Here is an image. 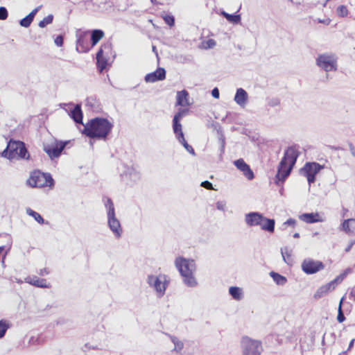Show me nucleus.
Instances as JSON below:
<instances>
[{
  "instance_id": "nucleus-4",
  "label": "nucleus",
  "mask_w": 355,
  "mask_h": 355,
  "mask_svg": "<svg viewBox=\"0 0 355 355\" xmlns=\"http://www.w3.org/2000/svg\"><path fill=\"white\" fill-rule=\"evenodd\" d=\"M104 205L106 209L107 226L116 239H120L123 234V228L119 220L116 216L115 208L111 198H106L104 200Z\"/></svg>"
},
{
  "instance_id": "nucleus-26",
  "label": "nucleus",
  "mask_w": 355,
  "mask_h": 355,
  "mask_svg": "<svg viewBox=\"0 0 355 355\" xmlns=\"http://www.w3.org/2000/svg\"><path fill=\"white\" fill-rule=\"evenodd\" d=\"M334 289V282H331L324 286H320L314 293V298L319 299L327 294L331 289Z\"/></svg>"
},
{
  "instance_id": "nucleus-57",
  "label": "nucleus",
  "mask_w": 355,
  "mask_h": 355,
  "mask_svg": "<svg viewBox=\"0 0 355 355\" xmlns=\"http://www.w3.org/2000/svg\"><path fill=\"white\" fill-rule=\"evenodd\" d=\"M350 296L355 299V286L352 289L350 292Z\"/></svg>"
},
{
  "instance_id": "nucleus-50",
  "label": "nucleus",
  "mask_w": 355,
  "mask_h": 355,
  "mask_svg": "<svg viewBox=\"0 0 355 355\" xmlns=\"http://www.w3.org/2000/svg\"><path fill=\"white\" fill-rule=\"evenodd\" d=\"M296 223V220L293 218H288L286 222L284 223V225L294 226Z\"/></svg>"
},
{
  "instance_id": "nucleus-64",
  "label": "nucleus",
  "mask_w": 355,
  "mask_h": 355,
  "mask_svg": "<svg viewBox=\"0 0 355 355\" xmlns=\"http://www.w3.org/2000/svg\"><path fill=\"white\" fill-rule=\"evenodd\" d=\"M153 51L157 53V52H156V47L154 46H153Z\"/></svg>"
},
{
  "instance_id": "nucleus-11",
  "label": "nucleus",
  "mask_w": 355,
  "mask_h": 355,
  "mask_svg": "<svg viewBox=\"0 0 355 355\" xmlns=\"http://www.w3.org/2000/svg\"><path fill=\"white\" fill-rule=\"evenodd\" d=\"M69 141H58L55 140L51 145H44V151L53 159L58 158L61 155L62 150L65 148Z\"/></svg>"
},
{
  "instance_id": "nucleus-15",
  "label": "nucleus",
  "mask_w": 355,
  "mask_h": 355,
  "mask_svg": "<svg viewBox=\"0 0 355 355\" xmlns=\"http://www.w3.org/2000/svg\"><path fill=\"white\" fill-rule=\"evenodd\" d=\"M166 78V70L159 67L156 71L145 76L144 80L146 83H155L164 80Z\"/></svg>"
},
{
  "instance_id": "nucleus-36",
  "label": "nucleus",
  "mask_w": 355,
  "mask_h": 355,
  "mask_svg": "<svg viewBox=\"0 0 355 355\" xmlns=\"http://www.w3.org/2000/svg\"><path fill=\"white\" fill-rule=\"evenodd\" d=\"M53 15H49L47 17H44L42 20H41L39 22L38 26L40 28H44L46 25L51 24L53 21Z\"/></svg>"
},
{
  "instance_id": "nucleus-52",
  "label": "nucleus",
  "mask_w": 355,
  "mask_h": 355,
  "mask_svg": "<svg viewBox=\"0 0 355 355\" xmlns=\"http://www.w3.org/2000/svg\"><path fill=\"white\" fill-rule=\"evenodd\" d=\"M355 244V240L350 241L349 243V245L345 248V251L346 252H349L350 250L352 249V246Z\"/></svg>"
},
{
  "instance_id": "nucleus-62",
  "label": "nucleus",
  "mask_w": 355,
  "mask_h": 355,
  "mask_svg": "<svg viewBox=\"0 0 355 355\" xmlns=\"http://www.w3.org/2000/svg\"><path fill=\"white\" fill-rule=\"evenodd\" d=\"M10 248H11V245H10L7 249V250L6 251V254L8 253V252L10 250Z\"/></svg>"
},
{
  "instance_id": "nucleus-35",
  "label": "nucleus",
  "mask_w": 355,
  "mask_h": 355,
  "mask_svg": "<svg viewBox=\"0 0 355 355\" xmlns=\"http://www.w3.org/2000/svg\"><path fill=\"white\" fill-rule=\"evenodd\" d=\"M8 328H9L8 323L6 320H0V338H2L5 336Z\"/></svg>"
},
{
  "instance_id": "nucleus-17",
  "label": "nucleus",
  "mask_w": 355,
  "mask_h": 355,
  "mask_svg": "<svg viewBox=\"0 0 355 355\" xmlns=\"http://www.w3.org/2000/svg\"><path fill=\"white\" fill-rule=\"evenodd\" d=\"M182 117V113L179 112L176 113L173 119V130L176 136L177 139H183L184 133L182 130L180 120Z\"/></svg>"
},
{
  "instance_id": "nucleus-55",
  "label": "nucleus",
  "mask_w": 355,
  "mask_h": 355,
  "mask_svg": "<svg viewBox=\"0 0 355 355\" xmlns=\"http://www.w3.org/2000/svg\"><path fill=\"white\" fill-rule=\"evenodd\" d=\"M330 21H331V20L329 19H323V20L320 19H318L319 23L324 24L327 25H329L330 24Z\"/></svg>"
},
{
  "instance_id": "nucleus-10",
  "label": "nucleus",
  "mask_w": 355,
  "mask_h": 355,
  "mask_svg": "<svg viewBox=\"0 0 355 355\" xmlns=\"http://www.w3.org/2000/svg\"><path fill=\"white\" fill-rule=\"evenodd\" d=\"M323 168V166L317 162H307L300 169V173L305 176L311 185L315 181V175Z\"/></svg>"
},
{
  "instance_id": "nucleus-18",
  "label": "nucleus",
  "mask_w": 355,
  "mask_h": 355,
  "mask_svg": "<svg viewBox=\"0 0 355 355\" xmlns=\"http://www.w3.org/2000/svg\"><path fill=\"white\" fill-rule=\"evenodd\" d=\"M275 220L273 218H268L263 216V220H261L258 226L263 231L269 233H273L275 231Z\"/></svg>"
},
{
  "instance_id": "nucleus-7",
  "label": "nucleus",
  "mask_w": 355,
  "mask_h": 355,
  "mask_svg": "<svg viewBox=\"0 0 355 355\" xmlns=\"http://www.w3.org/2000/svg\"><path fill=\"white\" fill-rule=\"evenodd\" d=\"M27 184L31 187H52L54 185V180L50 173L35 171L27 180Z\"/></svg>"
},
{
  "instance_id": "nucleus-49",
  "label": "nucleus",
  "mask_w": 355,
  "mask_h": 355,
  "mask_svg": "<svg viewBox=\"0 0 355 355\" xmlns=\"http://www.w3.org/2000/svg\"><path fill=\"white\" fill-rule=\"evenodd\" d=\"M63 42L64 38L61 35H58L54 40V42L58 46H62L63 45Z\"/></svg>"
},
{
  "instance_id": "nucleus-51",
  "label": "nucleus",
  "mask_w": 355,
  "mask_h": 355,
  "mask_svg": "<svg viewBox=\"0 0 355 355\" xmlns=\"http://www.w3.org/2000/svg\"><path fill=\"white\" fill-rule=\"evenodd\" d=\"M211 95L215 98H218L220 96L219 90L217 87H215L211 91Z\"/></svg>"
},
{
  "instance_id": "nucleus-37",
  "label": "nucleus",
  "mask_w": 355,
  "mask_h": 355,
  "mask_svg": "<svg viewBox=\"0 0 355 355\" xmlns=\"http://www.w3.org/2000/svg\"><path fill=\"white\" fill-rule=\"evenodd\" d=\"M96 64L99 71L101 72L107 66V59L104 57L96 58Z\"/></svg>"
},
{
  "instance_id": "nucleus-1",
  "label": "nucleus",
  "mask_w": 355,
  "mask_h": 355,
  "mask_svg": "<svg viewBox=\"0 0 355 355\" xmlns=\"http://www.w3.org/2000/svg\"><path fill=\"white\" fill-rule=\"evenodd\" d=\"M113 124L109 120L102 117L90 119L85 125L83 133L90 139L105 141L113 128Z\"/></svg>"
},
{
  "instance_id": "nucleus-8",
  "label": "nucleus",
  "mask_w": 355,
  "mask_h": 355,
  "mask_svg": "<svg viewBox=\"0 0 355 355\" xmlns=\"http://www.w3.org/2000/svg\"><path fill=\"white\" fill-rule=\"evenodd\" d=\"M338 57L334 53H324L318 55L315 59L316 65L325 72L337 70Z\"/></svg>"
},
{
  "instance_id": "nucleus-14",
  "label": "nucleus",
  "mask_w": 355,
  "mask_h": 355,
  "mask_svg": "<svg viewBox=\"0 0 355 355\" xmlns=\"http://www.w3.org/2000/svg\"><path fill=\"white\" fill-rule=\"evenodd\" d=\"M234 165L238 170L242 172L243 175L248 180H252L254 178V174L250 166L243 160L240 158L233 162Z\"/></svg>"
},
{
  "instance_id": "nucleus-42",
  "label": "nucleus",
  "mask_w": 355,
  "mask_h": 355,
  "mask_svg": "<svg viewBox=\"0 0 355 355\" xmlns=\"http://www.w3.org/2000/svg\"><path fill=\"white\" fill-rule=\"evenodd\" d=\"M202 44L205 49H208L214 48L216 46V43L214 40L209 39L207 41H205L202 43Z\"/></svg>"
},
{
  "instance_id": "nucleus-39",
  "label": "nucleus",
  "mask_w": 355,
  "mask_h": 355,
  "mask_svg": "<svg viewBox=\"0 0 355 355\" xmlns=\"http://www.w3.org/2000/svg\"><path fill=\"white\" fill-rule=\"evenodd\" d=\"M336 14L340 17H345L348 14V10L344 5L339 6L336 9Z\"/></svg>"
},
{
  "instance_id": "nucleus-44",
  "label": "nucleus",
  "mask_w": 355,
  "mask_h": 355,
  "mask_svg": "<svg viewBox=\"0 0 355 355\" xmlns=\"http://www.w3.org/2000/svg\"><path fill=\"white\" fill-rule=\"evenodd\" d=\"M8 16V12L6 8L1 6L0 7V20H5Z\"/></svg>"
},
{
  "instance_id": "nucleus-59",
  "label": "nucleus",
  "mask_w": 355,
  "mask_h": 355,
  "mask_svg": "<svg viewBox=\"0 0 355 355\" xmlns=\"http://www.w3.org/2000/svg\"><path fill=\"white\" fill-rule=\"evenodd\" d=\"M293 237L297 239V238H299L300 237V234L296 232L293 234Z\"/></svg>"
},
{
  "instance_id": "nucleus-2",
  "label": "nucleus",
  "mask_w": 355,
  "mask_h": 355,
  "mask_svg": "<svg viewBox=\"0 0 355 355\" xmlns=\"http://www.w3.org/2000/svg\"><path fill=\"white\" fill-rule=\"evenodd\" d=\"M299 155L300 152L295 146L287 148L277 167V173L275 176L277 184H278V182H284L289 176Z\"/></svg>"
},
{
  "instance_id": "nucleus-41",
  "label": "nucleus",
  "mask_w": 355,
  "mask_h": 355,
  "mask_svg": "<svg viewBox=\"0 0 355 355\" xmlns=\"http://www.w3.org/2000/svg\"><path fill=\"white\" fill-rule=\"evenodd\" d=\"M165 23L169 26H173L175 24V18L173 15H165L162 17Z\"/></svg>"
},
{
  "instance_id": "nucleus-16",
  "label": "nucleus",
  "mask_w": 355,
  "mask_h": 355,
  "mask_svg": "<svg viewBox=\"0 0 355 355\" xmlns=\"http://www.w3.org/2000/svg\"><path fill=\"white\" fill-rule=\"evenodd\" d=\"M263 215L257 211H252L245 215V222L248 226H258Z\"/></svg>"
},
{
  "instance_id": "nucleus-40",
  "label": "nucleus",
  "mask_w": 355,
  "mask_h": 355,
  "mask_svg": "<svg viewBox=\"0 0 355 355\" xmlns=\"http://www.w3.org/2000/svg\"><path fill=\"white\" fill-rule=\"evenodd\" d=\"M343 301V297L340 300L338 309V315H337V320L338 322L341 323L345 321V317L344 315V313L342 310V303Z\"/></svg>"
},
{
  "instance_id": "nucleus-5",
  "label": "nucleus",
  "mask_w": 355,
  "mask_h": 355,
  "mask_svg": "<svg viewBox=\"0 0 355 355\" xmlns=\"http://www.w3.org/2000/svg\"><path fill=\"white\" fill-rule=\"evenodd\" d=\"M1 156L9 159L15 158L29 159L30 155L25 144L22 141L10 140L6 149L1 153Z\"/></svg>"
},
{
  "instance_id": "nucleus-60",
  "label": "nucleus",
  "mask_w": 355,
  "mask_h": 355,
  "mask_svg": "<svg viewBox=\"0 0 355 355\" xmlns=\"http://www.w3.org/2000/svg\"><path fill=\"white\" fill-rule=\"evenodd\" d=\"M5 246H0V254L2 253V252L4 250Z\"/></svg>"
},
{
  "instance_id": "nucleus-31",
  "label": "nucleus",
  "mask_w": 355,
  "mask_h": 355,
  "mask_svg": "<svg viewBox=\"0 0 355 355\" xmlns=\"http://www.w3.org/2000/svg\"><path fill=\"white\" fill-rule=\"evenodd\" d=\"M104 33L100 29H95L91 33V43L92 46H94L103 37Z\"/></svg>"
},
{
  "instance_id": "nucleus-46",
  "label": "nucleus",
  "mask_w": 355,
  "mask_h": 355,
  "mask_svg": "<svg viewBox=\"0 0 355 355\" xmlns=\"http://www.w3.org/2000/svg\"><path fill=\"white\" fill-rule=\"evenodd\" d=\"M219 143L220 145V155L224 153V149H225V137L221 134L219 136L218 138Z\"/></svg>"
},
{
  "instance_id": "nucleus-45",
  "label": "nucleus",
  "mask_w": 355,
  "mask_h": 355,
  "mask_svg": "<svg viewBox=\"0 0 355 355\" xmlns=\"http://www.w3.org/2000/svg\"><path fill=\"white\" fill-rule=\"evenodd\" d=\"M110 46L109 44H105L103 46H101V47L99 49L98 52L96 53V58L103 57V51L104 49L110 50Z\"/></svg>"
},
{
  "instance_id": "nucleus-30",
  "label": "nucleus",
  "mask_w": 355,
  "mask_h": 355,
  "mask_svg": "<svg viewBox=\"0 0 355 355\" xmlns=\"http://www.w3.org/2000/svg\"><path fill=\"white\" fill-rule=\"evenodd\" d=\"M270 276L272 278L273 281L279 286H284L287 282V279L286 277L274 271H271L269 273Z\"/></svg>"
},
{
  "instance_id": "nucleus-38",
  "label": "nucleus",
  "mask_w": 355,
  "mask_h": 355,
  "mask_svg": "<svg viewBox=\"0 0 355 355\" xmlns=\"http://www.w3.org/2000/svg\"><path fill=\"white\" fill-rule=\"evenodd\" d=\"M178 141L180 143H181L182 144V146L184 147V148L189 153H191L192 155H195L196 153H195V151L193 150V148H192L191 146H190L187 142V141L185 140L184 139V136L183 137V139H178Z\"/></svg>"
},
{
  "instance_id": "nucleus-47",
  "label": "nucleus",
  "mask_w": 355,
  "mask_h": 355,
  "mask_svg": "<svg viewBox=\"0 0 355 355\" xmlns=\"http://www.w3.org/2000/svg\"><path fill=\"white\" fill-rule=\"evenodd\" d=\"M217 209L220 211H225L226 209V202L224 200L218 201L216 204Z\"/></svg>"
},
{
  "instance_id": "nucleus-6",
  "label": "nucleus",
  "mask_w": 355,
  "mask_h": 355,
  "mask_svg": "<svg viewBox=\"0 0 355 355\" xmlns=\"http://www.w3.org/2000/svg\"><path fill=\"white\" fill-rule=\"evenodd\" d=\"M146 282L149 286L155 290L157 296L162 297L165 294L169 284V279L164 274H159L158 275H149L147 277Z\"/></svg>"
},
{
  "instance_id": "nucleus-29",
  "label": "nucleus",
  "mask_w": 355,
  "mask_h": 355,
  "mask_svg": "<svg viewBox=\"0 0 355 355\" xmlns=\"http://www.w3.org/2000/svg\"><path fill=\"white\" fill-rule=\"evenodd\" d=\"M221 15L230 23L233 24H238L241 22V17L240 15L229 14L225 11H222Z\"/></svg>"
},
{
  "instance_id": "nucleus-61",
  "label": "nucleus",
  "mask_w": 355,
  "mask_h": 355,
  "mask_svg": "<svg viewBox=\"0 0 355 355\" xmlns=\"http://www.w3.org/2000/svg\"><path fill=\"white\" fill-rule=\"evenodd\" d=\"M150 1H151L153 4H157V0H150Z\"/></svg>"
},
{
  "instance_id": "nucleus-58",
  "label": "nucleus",
  "mask_w": 355,
  "mask_h": 355,
  "mask_svg": "<svg viewBox=\"0 0 355 355\" xmlns=\"http://www.w3.org/2000/svg\"><path fill=\"white\" fill-rule=\"evenodd\" d=\"M279 100L277 99L276 102H273V103H271L270 105L272 106H275V105H279Z\"/></svg>"
},
{
  "instance_id": "nucleus-24",
  "label": "nucleus",
  "mask_w": 355,
  "mask_h": 355,
  "mask_svg": "<svg viewBox=\"0 0 355 355\" xmlns=\"http://www.w3.org/2000/svg\"><path fill=\"white\" fill-rule=\"evenodd\" d=\"M165 335L170 338L171 341L174 345V347L171 351L177 354L181 353L184 346L183 341L178 338L177 336L171 335L169 334L165 333Z\"/></svg>"
},
{
  "instance_id": "nucleus-54",
  "label": "nucleus",
  "mask_w": 355,
  "mask_h": 355,
  "mask_svg": "<svg viewBox=\"0 0 355 355\" xmlns=\"http://www.w3.org/2000/svg\"><path fill=\"white\" fill-rule=\"evenodd\" d=\"M349 150L351 152L352 155L354 157H355V146L352 143H349Z\"/></svg>"
},
{
  "instance_id": "nucleus-13",
  "label": "nucleus",
  "mask_w": 355,
  "mask_h": 355,
  "mask_svg": "<svg viewBox=\"0 0 355 355\" xmlns=\"http://www.w3.org/2000/svg\"><path fill=\"white\" fill-rule=\"evenodd\" d=\"M124 168L125 170L121 175L130 183L135 184L140 180L141 173L135 167L125 165Z\"/></svg>"
},
{
  "instance_id": "nucleus-20",
  "label": "nucleus",
  "mask_w": 355,
  "mask_h": 355,
  "mask_svg": "<svg viewBox=\"0 0 355 355\" xmlns=\"http://www.w3.org/2000/svg\"><path fill=\"white\" fill-rule=\"evenodd\" d=\"M42 6H39L35 9H33L27 16L24 17L19 21V24L21 26L24 28H28L31 26V23L33 22L35 15L37 12L40 10Z\"/></svg>"
},
{
  "instance_id": "nucleus-43",
  "label": "nucleus",
  "mask_w": 355,
  "mask_h": 355,
  "mask_svg": "<svg viewBox=\"0 0 355 355\" xmlns=\"http://www.w3.org/2000/svg\"><path fill=\"white\" fill-rule=\"evenodd\" d=\"M350 272H351V269H349V268L346 269L342 274H340L339 276H338L332 282H334V284L336 282H341L345 278L347 275Z\"/></svg>"
},
{
  "instance_id": "nucleus-53",
  "label": "nucleus",
  "mask_w": 355,
  "mask_h": 355,
  "mask_svg": "<svg viewBox=\"0 0 355 355\" xmlns=\"http://www.w3.org/2000/svg\"><path fill=\"white\" fill-rule=\"evenodd\" d=\"M49 273V271L48 270L47 268H42V269H40V271L38 272V274L41 276H44V275H46Z\"/></svg>"
},
{
  "instance_id": "nucleus-3",
  "label": "nucleus",
  "mask_w": 355,
  "mask_h": 355,
  "mask_svg": "<svg viewBox=\"0 0 355 355\" xmlns=\"http://www.w3.org/2000/svg\"><path fill=\"white\" fill-rule=\"evenodd\" d=\"M175 266L182 277L184 284L189 287H195L198 282L194 277L196 264L193 259L178 257L175 260Z\"/></svg>"
},
{
  "instance_id": "nucleus-23",
  "label": "nucleus",
  "mask_w": 355,
  "mask_h": 355,
  "mask_svg": "<svg viewBox=\"0 0 355 355\" xmlns=\"http://www.w3.org/2000/svg\"><path fill=\"white\" fill-rule=\"evenodd\" d=\"M70 116L73 119L76 123L83 124V112L81 106L76 104L70 111Z\"/></svg>"
},
{
  "instance_id": "nucleus-56",
  "label": "nucleus",
  "mask_w": 355,
  "mask_h": 355,
  "mask_svg": "<svg viewBox=\"0 0 355 355\" xmlns=\"http://www.w3.org/2000/svg\"><path fill=\"white\" fill-rule=\"evenodd\" d=\"M354 340L355 339H352L350 342H349V347H348V349L347 350H350L353 346H354Z\"/></svg>"
},
{
  "instance_id": "nucleus-34",
  "label": "nucleus",
  "mask_w": 355,
  "mask_h": 355,
  "mask_svg": "<svg viewBox=\"0 0 355 355\" xmlns=\"http://www.w3.org/2000/svg\"><path fill=\"white\" fill-rule=\"evenodd\" d=\"M292 250H289L287 247L281 248V254L284 261L288 263L290 261V257L291 256Z\"/></svg>"
},
{
  "instance_id": "nucleus-63",
  "label": "nucleus",
  "mask_w": 355,
  "mask_h": 355,
  "mask_svg": "<svg viewBox=\"0 0 355 355\" xmlns=\"http://www.w3.org/2000/svg\"><path fill=\"white\" fill-rule=\"evenodd\" d=\"M338 355H347V352H343L340 353Z\"/></svg>"
},
{
  "instance_id": "nucleus-19",
  "label": "nucleus",
  "mask_w": 355,
  "mask_h": 355,
  "mask_svg": "<svg viewBox=\"0 0 355 355\" xmlns=\"http://www.w3.org/2000/svg\"><path fill=\"white\" fill-rule=\"evenodd\" d=\"M25 282L31 285H33L38 288H49V284H46V281L44 279H40L36 276L27 277L25 278Z\"/></svg>"
},
{
  "instance_id": "nucleus-27",
  "label": "nucleus",
  "mask_w": 355,
  "mask_h": 355,
  "mask_svg": "<svg viewBox=\"0 0 355 355\" xmlns=\"http://www.w3.org/2000/svg\"><path fill=\"white\" fill-rule=\"evenodd\" d=\"M189 93L186 90H182L177 93V104L180 106H186L188 102Z\"/></svg>"
},
{
  "instance_id": "nucleus-9",
  "label": "nucleus",
  "mask_w": 355,
  "mask_h": 355,
  "mask_svg": "<svg viewBox=\"0 0 355 355\" xmlns=\"http://www.w3.org/2000/svg\"><path fill=\"white\" fill-rule=\"evenodd\" d=\"M242 355H261L263 352L260 340L252 339L248 336L243 337L241 342Z\"/></svg>"
},
{
  "instance_id": "nucleus-32",
  "label": "nucleus",
  "mask_w": 355,
  "mask_h": 355,
  "mask_svg": "<svg viewBox=\"0 0 355 355\" xmlns=\"http://www.w3.org/2000/svg\"><path fill=\"white\" fill-rule=\"evenodd\" d=\"M26 212L28 216H32L40 224L49 223L48 221H44V218L39 213L33 211L31 208H26Z\"/></svg>"
},
{
  "instance_id": "nucleus-33",
  "label": "nucleus",
  "mask_w": 355,
  "mask_h": 355,
  "mask_svg": "<svg viewBox=\"0 0 355 355\" xmlns=\"http://www.w3.org/2000/svg\"><path fill=\"white\" fill-rule=\"evenodd\" d=\"M76 50L80 53H85L89 51L87 46H85V38L82 36L79 37L76 42Z\"/></svg>"
},
{
  "instance_id": "nucleus-22",
  "label": "nucleus",
  "mask_w": 355,
  "mask_h": 355,
  "mask_svg": "<svg viewBox=\"0 0 355 355\" xmlns=\"http://www.w3.org/2000/svg\"><path fill=\"white\" fill-rule=\"evenodd\" d=\"M248 97L246 91L243 88H239L236 89L234 100L239 105L243 106L248 101Z\"/></svg>"
},
{
  "instance_id": "nucleus-25",
  "label": "nucleus",
  "mask_w": 355,
  "mask_h": 355,
  "mask_svg": "<svg viewBox=\"0 0 355 355\" xmlns=\"http://www.w3.org/2000/svg\"><path fill=\"white\" fill-rule=\"evenodd\" d=\"M342 228L348 234H355V219L345 220L342 223Z\"/></svg>"
},
{
  "instance_id": "nucleus-28",
  "label": "nucleus",
  "mask_w": 355,
  "mask_h": 355,
  "mask_svg": "<svg viewBox=\"0 0 355 355\" xmlns=\"http://www.w3.org/2000/svg\"><path fill=\"white\" fill-rule=\"evenodd\" d=\"M229 294L236 301H240L243 297L242 288L238 286H230L229 288Z\"/></svg>"
},
{
  "instance_id": "nucleus-21",
  "label": "nucleus",
  "mask_w": 355,
  "mask_h": 355,
  "mask_svg": "<svg viewBox=\"0 0 355 355\" xmlns=\"http://www.w3.org/2000/svg\"><path fill=\"white\" fill-rule=\"evenodd\" d=\"M300 219L307 223H314L316 222H322L323 220L320 218L318 213H304L300 216Z\"/></svg>"
},
{
  "instance_id": "nucleus-12",
  "label": "nucleus",
  "mask_w": 355,
  "mask_h": 355,
  "mask_svg": "<svg viewBox=\"0 0 355 355\" xmlns=\"http://www.w3.org/2000/svg\"><path fill=\"white\" fill-rule=\"evenodd\" d=\"M301 266L303 272L307 275L315 274L324 268V265L322 261L310 258L305 259L302 261Z\"/></svg>"
},
{
  "instance_id": "nucleus-48",
  "label": "nucleus",
  "mask_w": 355,
  "mask_h": 355,
  "mask_svg": "<svg viewBox=\"0 0 355 355\" xmlns=\"http://www.w3.org/2000/svg\"><path fill=\"white\" fill-rule=\"evenodd\" d=\"M200 186L209 190L214 189L212 183L208 180L202 182Z\"/></svg>"
}]
</instances>
